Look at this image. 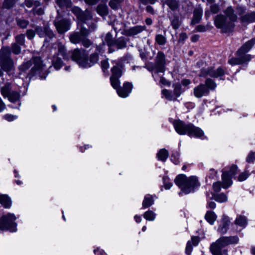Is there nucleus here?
Wrapping results in <instances>:
<instances>
[{
    "label": "nucleus",
    "mask_w": 255,
    "mask_h": 255,
    "mask_svg": "<svg viewBox=\"0 0 255 255\" xmlns=\"http://www.w3.org/2000/svg\"><path fill=\"white\" fill-rule=\"evenodd\" d=\"M123 64L121 61H117L112 68V75L110 78L111 85L116 89L119 96L122 98H126L131 93L132 85L131 83L126 82L122 87H119L120 82L119 78L122 76Z\"/></svg>",
    "instance_id": "obj_1"
},
{
    "label": "nucleus",
    "mask_w": 255,
    "mask_h": 255,
    "mask_svg": "<svg viewBox=\"0 0 255 255\" xmlns=\"http://www.w3.org/2000/svg\"><path fill=\"white\" fill-rule=\"evenodd\" d=\"M71 58L80 67L89 68L98 62V55L96 53L91 54L89 59L88 53L85 50L75 49L72 52Z\"/></svg>",
    "instance_id": "obj_2"
},
{
    "label": "nucleus",
    "mask_w": 255,
    "mask_h": 255,
    "mask_svg": "<svg viewBox=\"0 0 255 255\" xmlns=\"http://www.w3.org/2000/svg\"><path fill=\"white\" fill-rule=\"evenodd\" d=\"M1 93L11 102H15L20 98L19 87L13 82H7L1 88Z\"/></svg>",
    "instance_id": "obj_3"
},
{
    "label": "nucleus",
    "mask_w": 255,
    "mask_h": 255,
    "mask_svg": "<svg viewBox=\"0 0 255 255\" xmlns=\"http://www.w3.org/2000/svg\"><path fill=\"white\" fill-rule=\"evenodd\" d=\"M174 183L180 189L179 195L181 196L189 194L191 191V177L180 174L174 179Z\"/></svg>",
    "instance_id": "obj_4"
},
{
    "label": "nucleus",
    "mask_w": 255,
    "mask_h": 255,
    "mask_svg": "<svg viewBox=\"0 0 255 255\" xmlns=\"http://www.w3.org/2000/svg\"><path fill=\"white\" fill-rule=\"evenodd\" d=\"M10 55L11 51L9 47H2L0 50V65L6 72L11 71L14 67V62Z\"/></svg>",
    "instance_id": "obj_5"
},
{
    "label": "nucleus",
    "mask_w": 255,
    "mask_h": 255,
    "mask_svg": "<svg viewBox=\"0 0 255 255\" xmlns=\"http://www.w3.org/2000/svg\"><path fill=\"white\" fill-rule=\"evenodd\" d=\"M33 65L31 72L33 75L40 74L44 68V64L43 63L41 58L39 56L33 57L31 60L21 65L19 69L22 71L28 69Z\"/></svg>",
    "instance_id": "obj_6"
},
{
    "label": "nucleus",
    "mask_w": 255,
    "mask_h": 255,
    "mask_svg": "<svg viewBox=\"0 0 255 255\" xmlns=\"http://www.w3.org/2000/svg\"><path fill=\"white\" fill-rule=\"evenodd\" d=\"M239 242L238 236L222 237L218 239L215 242L213 243L211 248H213L215 252L223 251L222 248L230 245L237 244Z\"/></svg>",
    "instance_id": "obj_7"
},
{
    "label": "nucleus",
    "mask_w": 255,
    "mask_h": 255,
    "mask_svg": "<svg viewBox=\"0 0 255 255\" xmlns=\"http://www.w3.org/2000/svg\"><path fill=\"white\" fill-rule=\"evenodd\" d=\"M16 218L14 214L8 213L2 216L0 219V230H8L11 232L16 231V224L15 222Z\"/></svg>",
    "instance_id": "obj_8"
},
{
    "label": "nucleus",
    "mask_w": 255,
    "mask_h": 255,
    "mask_svg": "<svg viewBox=\"0 0 255 255\" xmlns=\"http://www.w3.org/2000/svg\"><path fill=\"white\" fill-rule=\"evenodd\" d=\"M214 24L217 28L220 29L223 33H227L232 30L234 24L228 20L223 14H218L214 18Z\"/></svg>",
    "instance_id": "obj_9"
},
{
    "label": "nucleus",
    "mask_w": 255,
    "mask_h": 255,
    "mask_svg": "<svg viewBox=\"0 0 255 255\" xmlns=\"http://www.w3.org/2000/svg\"><path fill=\"white\" fill-rule=\"evenodd\" d=\"M226 73V71L225 69L221 67H219L217 69L210 67L202 69L200 76L204 77L210 76L214 78H220V79H223L222 77Z\"/></svg>",
    "instance_id": "obj_10"
},
{
    "label": "nucleus",
    "mask_w": 255,
    "mask_h": 255,
    "mask_svg": "<svg viewBox=\"0 0 255 255\" xmlns=\"http://www.w3.org/2000/svg\"><path fill=\"white\" fill-rule=\"evenodd\" d=\"M165 56L163 52L159 51L155 59V64L151 68H148V70L154 72L155 73H163L165 71Z\"/></svg>",
    "instance_id": "obj_11"
},
{
    "label": "nucleus",
    "mask_w": 255,
    "mask_h": 255,
    "mask_svg": "<svg viewBox=\"0 0 255 255\" xmlns=\"http://www.w3.org/2000/svg\"><path fill=\"white\" fill-rule=\"evenodd\" d=\"M238 167L236 165H233L229 172L224 171L222 175V180L223 182V188L227 189L232 184V178L237 173Z\"/></svg>",
    "instance_id": "obj_12"
},
{
    "label": "nucleus",
    "mask_w": 255,
    "mask_h": 255,
    "mask_svg": "<svg viewBox=\"0 0 255 255\" xmlns=\"http://www.w3.org/2000/svg\"><path fill=\"white\" fill-rule=\"evenodd\" d=\"M77 31L70 34L69 39L71 43L77 44L80 43L85 37H87L89 34V30L82 26L80 28H77Z\"/></svg>",
    "instance_id": "obj_13"
},
{
    "label": "nucleus",
    "mask_w": 255,
    "mask_h": 255,
    "mask_svg": "<svg viewBox=\"0 0 255 255\" xmlns=\"http://www.w3.org/2000/svg\"><path fill=\"white\" fill-rule=\"evenodd\" d=\"M173 125L176 132L181 135H191V125L190 123L186 124L180 120H175Z\"/></svg>",
    "instance_id": "obj_14"
},
{
    "label": "nucleus",
    "mask_w": 255,
    "mask_h": 255,
    "mask_svg": "<svg viewBox=\"0 0 255 255\" xmlns=\"http://www.w3.org/2000/svg\"><path fill=\"white\" fill-rule=\"evenodd\" d=\"M54 24L57 31L60 34L64 33L70 30L71 25L70 21L65 18L61 19L56 18L54 21Z\"/></svg>",
    "instance_id": "obj_15"
},
{
    "label": "nucleus",
    "mask_w": 255,
    "mask_h": 255,
    "mask_svg": "<svg viewBox=\"0 0 255 255\" xmlns=\"http://www.w3.org/2000/svg\"><path fill=\"white\" fill-rule=\"evenodd\" d=\"M72 11L77 15V18L81 22L86 23L88 21L90 20L92 18L91 14L89 11H82L81 9L77 7L72 8Z\"/></svg>",
    "instance_id": "obj_16"
},
{
    "label": "nucleus",
    "mask_w": 255,
    "mask_h": 255,
    "mask_svg": "<svg viewBox=\"0 0 255 255\" xmlns=\"http://www.w3.org/2000/svg\"><path fill=\"white\" fill-rule=\"evenodd\" d=\"M230 223L231 220L229 217L227 215L223 214L220 221L219 222L217 232L221 234H226L228 231Z\"/></svg>",
    "instance_id": "obj_17"
},
{
    "label": "nucleus",
    "mask_w": 255,
    "mask_h": 255,
    "mask_svg": "<svg viewBox=\"0 0 255 255\" xmlns=\"http://www.w3.org/2000/svg\"><path fill=\"white\" fill-rule=\"evenodd\" d=\"M35 31L40 37H46L45 40L47 41H48V38L50 39L54 37L53 31L48 26H46L43 28L38 26L35 28Z\"/></svg>",
    "instance_id": "obj_18"
},
{
    "label": "nucleus",
    "mask_w": 255,
    "mask_h": 255,
    "mask_svg": "<svg viewBox=\"0 0 255 255\" xmlns=\"http://www.w3.org/2000/svg\"><path fill=\"white\" fill-rule=\"evenodd\" d=\"M194 96L200 98L203 96H207L209 94L208 88L204 84H201L194 89Z\"/></svg>",
    "instance_id": "obj_19"
},
{
    "label": "nucleus",
    "mask_w": 255,
    "mask_h": 255,
    "mask_svg": "<svg viewBox=\"0 0 255 255\" xmlns=\"http://www.w3.org/2000/svg\"><path fill=\"white\" fill-rule=\"evenodd\" d=\"M241 21L244 24L255 22V11L248 12L240 16Z\"/></svg>",
    "instance_id": "obj_20"
},
{
    "label": "nucleus",
    "mask_w": 255,
    "mask_h": 255,
    "mask_svg": "<svg viewBox=\"0 0 255 255\" xmlns=\"http://www.w3.org/2000/svg\"><path fill=\"white\" fill-rule=\"evenodd\" d=\"M146 28L145 26L136 25L129 28L126 31L127 34L128 36H133L140 33Z\"/></svg>",
    "instance_id": "obj_21"
},
{
    "label": "nucleus",
    "mask_w": 255,
    "mask_h": 255,
    "mask_svg": "<svg viewBox=\"0 0 255 255\" xmlns=\"http://www.w3.org/2000/svg\"><path fill=\"white\" fill-rule=\"evenodd\" d=\"M255 44V38L252 39L246 42L239 50L238 53H247L248 52L253 46Z\"/></svg>",
    "instance_id": "obj_22"
},
{
    "label": "nucleus",
    "mask_w": 255,
    "mask_h": 255,
    "mask_svg": "<svg viewBox=\"0 0 255 255\" xmlns=\"http://www.w3.org/2000/svg\"><path fill=\"white\" fill-rule=\"evenodd\" d=\"M224 12L226 15V17H228L229 20L232 23L237 20V15L235 13V10L232 6L227 7Z\"/></svg>",
    "instance_id": "obj_23"
},
{
    "label": "nucleus",
    "mask_w": 255,
    "mask_h": 255,
    "mask_svg": "<svg viewBox=\"0 0 255 255\" xmlns=\"http://www.w3.org/2000/svg\"><path fill=\"white\" fill-rule=\"evenodd\" d=\"M154 197H156V196L150 194L145 195L142 203V208L145 209L152 205L154 202Z\"/></svg>",
    "instance_id": "obj_24"
},
{
    "label": "nucleus",
    "mask_w": 255,
    "mask_h": 255,
    "mask_svg": "<svg viewBox=\"0 0 255 255\" xmlns=\"http://www.w3.org/2000/svg\"><path fill=\"white\" fill-rule=\"evenodd\" d=\"M248 222V219L246 216L240 215L237 216L235 224L244 229L247 226Z\"/></svg>",
    "instance_id": "obj_25"
},
{
    "label": "nucleus",
    "mask_w": 255,
    "mask_h": 255,
    "mask_svg": "<svg viewBox=\"0 0 255 255\" xmlns=\"http://www.w3.org/2000/svg\"><path fill=\"white\" fill-rule=\"evenodd\" d=\"M203 14V10L202 8L198 6L195 8L194 10V17L192 19V24L198 23L201 19Z\"/></svg>",
    "instance_id": "obj_26"
},
{
    "label": "nucleus",
    "mask_w": 255,
    "mask_h": 255,
    "mask_svg": "<svg viewBox=\"0 0 255 255\" xmlns=\"http://www.w3.org/2000/svg\"><path fill=\"white\" fill-rule=\"evenodd\" d=\"M217 216L212 211H207L205 215V220L211 225H213L216 221Z\"/></svg>",
    "instance_id": "obj_27"
},
{
    "label": "nucleus",
    "mask_w": 255,
    "mask_h": 255,
    "mask_svg": "<svg viewBox=\"0 0 255 255\" xmlns=\"http://www.w3.org/2000/svg\"><path fill=\"white\" fill-rule=\"evenodd\" d=\"M56 45L57 47H55V48H57L58 54L61 55L64 59H68L66 49L64 45L59 41H57Z\"/></svg>",
    "instance_id": "obj_28"
},
{
    "label": "nucleus",
    "mask_w": 255,
    "mask_h": 255,
    "mask_svg": "<svg viewBox=\"0 0 255 255\" xmlns=\"http://www.w3.org/2000/svg\"><path fill=\"white\" fill-rule=\"evenodd\" d=\"M169 156V152L165 148L161 149L157 153L156 157L159 160L165 162Z\"/></svg>",
    "instance_id": "obj_29"
},
{
    "label": "nucleus",
    "mask_w": 255,
    "mask_h": 255,
    "mask_svg": "<svg viewBox=\"0 0 255 255\" xmlns=\"http://www.w3.org/2000/svg\"><path fill=\"white\" fill-rule=\"evenodd\" d=\"M0 203L5 208H9L11 203L10 199L7 195L0 194Z\"/></svg>",
    "instance_id": "obj_30"
},
{
    "label": "nucleus",
    "mask_w": 255,
    "mask_h": 255,
    "mask_svg": "<svg viewBox=\"0 0 255 255\" xmlns=\"http://www.w3.org/2000/svg\"><path fill=\"white\" fill-rule=\"evenodd\" d=\"M127 41L124 37H121L115 41L114 46L117 49H122L126 47Z\"/></svg>",
    "instance_id": "obj_31"
},
{
    "label": "nucleus",
    "mask_w": 255,
    "mask_h": 255,
    "mask_svg": "<svg viewBox=\"0 0 255 255\" xmlns=\"http://www.w3.org/2000/svg\"><path fill=\"white\" fill-rule=\"evenodd\" d=\"M104 42H106L109 46L110 52H112L114 51V50H112V47L114 46L115 40H114L113 36L110 32L107 33L104 38Z\"/></svg>",
    "instance_id": "obj_32"
},
{
    "label": "nucleus",
    "mask_w": 255,
    "mask_h": 255,
    "mask_svg": "<svg viewBox=\"0 0 255 255\" xmlns=\"http://www.w3.org/2000/svg\"><path fill=\"white\" fill-rule=\"evenodd\" d=\"M246 53H238V50L237 52V56H239L241 64L247 63L250 61L253 58L252 56L250 54H246Z\"/></svg>",
    "instance_id": "obj_33"
},
{
    "label": "nucleus",
    "mask_w": 255,
    "mask_h": 255,
    "mask_svg": "<svg viewBox=\"0 0 255 255\" xmlns=\"http://www.w3.org/2000/svg\"><path fill=\"white\" fill-rule=\"evenodd\" d=\"M207 88H208V91H214L217 87V84L215 81L210 78H207L204 84Z\"/></svg>",
    "instance_id": "obj_34"
},
{
    "label": "nucleus",
    "mask_w": 255,
    "mask_h": 255,
    "mask_svg": "<svg viewBox=\"0 0 255 255\" xmlns=\"http://www.w3.org/2000/svg\"><path fill=\"white\" fill-rule=\"evenodd\" d=\"M192 135L203 139L206 138L204 135V132L200 128L192 126Z\"/></svg>",
    "instance_id": "obj_35"
},
{
    "label": "nucleus",
    "mask_w": 255,
    "mask_h": 255,
    "mask_svg": "<svg viewBox=\"0 0 255 255\" xmlns=\"http://www.w3.org/2000/svg\"><path fill=\"white\" fill-rule=\"evenodd\" d=\"M162 94L164 96L165 98L169 101H175L176 98L173 92H171L167 89H164L162 91Z\"/></svg>",
    "instance_id": "obj_36"
},
{
    "label": "nucleus",
    "mask_w": 255,
    "mask_h": 255,
    "mask_svg": "<svg viewBox=\"0 0 255 255\" xmlns=\"http://www.w3.org/2000/svg\"><path fill=\"white\" fill-rule=\"evenodd\" d=\"M97 12L101 16H105L108 14V8L105 4H100L97 8Z\"/></svg>",
    "instance_id": "obj_37"
},
{
    "label": "nucleus",
    "mask_w": 255,
    "mask_h": 255,
    "mask_svg": "<svg viewBox=\"0 0 255 255\" xmlns=\"http://www.w3.org/2000/svg\"><path fill=\"white\" fill-rule=\"evenodd\" d=\"M52 65L56 70H59L63 65V62L61 58L57 56H54L52 59Z\"/></svg>",
    "instance_id": "obj_38"
},
{
    "label": "nucleus",
    "mask_w": 255,
    "mask_h": 255,
    "mask_svg": "<svg viewBox=\"0 0 255 255\" xmlns=\"http://www.w3.org/2000/svg\"><path fill=\"white\" fill-rule=\"evenodd\" d=\"M215 200L220 203L225 202L228 201V197L224 193L217 194L214 195Z\"/></svg>",
    "instance_id": "obj_39"
},
{
    "label": "nucleus",
    "mask_w": 255,
    "mask_h": 255,
    "mask_svg": "<svg viewBox=\"0 0 255 255\" xmlns=\"http://www.w3.org/2000/svg\"><path fill=\"white\" fill-rule=\"evenodd\" d=\"M156 214L153 211L148 210L143 214V217L146 220L153 221L155 219Z\"/></svg>",
    "instance_id": "obj_40"
},
{
    "label": "nucleus",
    "mask_w": 255,
    "mask_h": 255,
    "mask_svg": "<svg viewBox=\"0 0 255 255\" xmlns=\"http://www.w3.org/2000/svg\"><path fill=\"white\" fill-rule=\"evenodd\" d=\"M170 21L173 29H177L179 27L180 23L178 16H174L173 17L170 18Z\"/></svg>",
    "instance_id": "obj_41"
},
{
    "label": "nucleus",
    "mask_w": 255,
    "mask_h": 255,
    "mask_svg": "<svg viewBox=\"0 0 255 255\" xmlns=\"http://www.w3.org/2000/svg\"><path fill=\"white\" fill-rule=\"evenodd\" d=\"M124 0H111L109 2V5L113 9H117L120 7L121 3Z\"/></svg>",
    "instance_id": "obj_42"
},
{
    "label": "nucleus",
    "mask_w": 255,
    "mask_h": 255,
    "mask_svg": "<svg viewBox=\"0 0 255 255\" xmlns=\"http://www.w3.org/2000/svg\"><path fill=\"white\" fill-rule=\"evenodd\" d=\"M20 46V45L16 43H12L11 46V52L15 55L19 54L21 52Z\"/></svg>",
    "instance_id": "obj_43"
},
{
    "label": "nucleus",
    "mask_w": 255,
    "mask_h": 255,
    "mask_svg": "<svg viewBox=\"0 0 255 255\" xmlns=\"http://www.w3.org/2000/svg\"><path fill=\"white\" fill-rule=\"evenodd\" d=\"M171 160L176 165L180 163L179 153L177 151H174L171 156Z\"/></svg>",
    "instance_id": "obj_44"
},
{
    "label": "nucleus",
    "mask_w": 255,
    "mask_h": 255,
    "mask_svg": "<svg viewBox=\"0 0 255 255\" xmlns=\"http://www.w3.org/2000/svg\"><path fill=\"white\" fill-rule=\"evenodd\" d=\"M174 88L173 90V93L174 94V95L176 96V98H177L180 96L181 93L182 92V91L181 90V86L179 84H176L174 85Z\"/></svg>",
    "instance_id": "obj_45"
},
{
    "label": "nucleus",
    "mask_w": 255,
    "mask_h": 255,
    "mask_svg": "<svg viewBox=\"0 0 255 255\" xmlns=\"http://www.w3.org/2000/svg\"><path fill=\"white\" fill-rule=\"evenodd\" d=\"M15 41L16 43L18 44L19 45L23 46L24 45L25 42V35L24 34H21L18 35L15 37Z\"/></svg>",
    "instance_id": "obj_46"
},
{
    "label": "nucleus",
    "mask_w": 255,
    "mask_h": 255,
    "mask_svg": "<svg viewBox=\"0 0 255 255\" xmlns=\"http://www.w3.org/2000/svg\"><path fill=\"white\" fill-rule=\"evenodd\" d=\"M57 3L61 7H70L71 6L70 0H57Z\"/></svg>",
    "instance_id": "obj_47"
},
{
    "label": "nucleus",
    "mask_w": 255,
    "mask_h": 255,
    "mask_svg": "<svg viewBox=\"0 0 255 255\" xmlns=\"http://www.w3.org/2000/svg\"><path fill=\"white\" fill-rule=\"evenodd\" d=\"M204 238L203 234L202 233L200 236H195L192 237V246H196L199 243L201 239Z\"/></svg>",
    "instance_id": "obj_48"
},
{
    "label": "nucleus",
    "mask_w": 255,
    "mask_h": 255,
    "mask_svg": "<svg viewBox=\"0 0 255 255\" xmlns=\"http://www.w3.org/2000/svg\"><path fill=\"white\" fill-rule=\"evenodd\" d=\"M155 40L158 44L163 45L166 42V38L161 34H158L156 36Z\"/></svg>",
    "instance_id": "obj_49"
},
{
    "label": "nucleus",
    "mask_w": 255,
    "mask_h": 255,
    "mask_svg": "<svg viewBox=\"0 0 255 255\" xmlns=\"http://www.w3.org/2000/svg\"><path fill=\"white\" fill-rule=\"evenodd\" d=\"M210 251L213 255H228V251L227 249H223V251H218L215 252L213 248L210 247Z\"/></svg>",
    "instance_id": "obj_50"
},
{
    "label": "nucleus",
    "mask_w": 255,
    "mask_h": 255,
    "mask_svg": "<svg viewBox=\"0 0 255 255\" xmlns=\"http://www.w3.org/2000/svg\"><path fill=\"white\" fill-rule=\"evenodd\" d=\"M16 21L17 25L22 28H26L29 23V21L25 19H18Z\"/></svg>",
    "instance_id": "obj_51"
},
{
    "label": "nucleus",
    "mask_w": 255,
    "mask_h": 255,
    "mask_svg": "<svg viewBox=\"0 0 255 255\" xmlns=\"http://www.w3.org/2000/svg\"><path fill=\"white\" fill-rule=\"evenodd\" d=\"M167 4L172 10L176 9L178 6V3L176 0H168Z\"/></svg>",
    "instance_id": "obj_52"
},
{
    "label": "nucleus",
    "mask_w": 255,
    "mask_h": 255,
    "mask_svg": "<svg viewBox=\"0 0 255 255\" xmlns=\"http://www.w3.org/2000/svg\"><path fill=\"white\" fill-rule=\"evenodd\" d=\"M200 186L197 178L195 176H192V191L198 189Z\"/></svg>",
    "instance_id": "obj_53"
},
{
    "label": "nucleus",
    "mask_w": 255,
    "mask_h": 255,
    "mask_svg": "<svg viewBox=\"0 0 255 255\" xmlns=\"http://www.w3.org/2000/svg\"><path fill=\"white\" fill-rule=\"evenodd\" d=\"M255 160V152H250L246 157V161L248 163H254Z\"/></svg>",
    "instance_id": "obj_54"
},
{
    "label": "nucleus",
    "mask_w": 255,
    "mask_h": 255,
    "mask_svg": "<svg viewBox=\"0 0 255 255\" xmlns=\"http://www.w3.org/2000/svg\"><path fill=\"white\" fill-rule=\"evenodd\" d=\"M16 0H5L3 2V6L5 8L11 7L14 4Z\"/></svg>",
    "instance_id": "obj_55"
},
{
    "label": "nucleus",
    "mask_w": 255,
    "mask_h": 255,
    "mask_svg": "<svg viewBox=\"0 0 255 255\" xmlns=\"http://www.w3.org/2000/svg\"><path fill=\"white\" fill-rule=\"evenodd\" d=\"M239 56L236 58H232L229 60V63L232 65L241 64Z\"/></svg>",
    "instance_id": "obj_56"
},
{
    "label": "nucleus",
    "mask_w": 255,
    "mask_h": 255,
    "mask_svg": "<svg viewBox=\"0 0 255 255\" xmlns=\"http://www.w3.org/2000/svg\"><path fill=\"white\" fill-rule=\"evenodd\" d=\"M221 187H223V184H221V182L220 181L215 182L213 185V190L215 192H219L221 190Z\"/></svg>",
    "instance_id": "obj_57"
},
{
    "label": "nucleus",
    "mask_w": 255,
    "mask_h": 255,
    "mask_svg": "<svg viewBox=\"0 0 255 255\" xmlns=\"http://www.w3.org/2000/svg\"><path fill=\"white\" fill-rule=\"evenodd\" d=\"M82 45L86 48L89 47L92 44V42L87 38V37H85L81 41Z\"/></svg>",
    "instance_id": "obj_58"
},
{
    "label": "nucleus",
    "mask_w": 255,
    "mask_h": 255,
    "mask_svg": "<svg viewBox=\"0 0 255 255\" xmlns=\"http://www.w3.org/2000/svg\"><path fill=\"white\" fill-rule=\"evenodd\" d=\"M236 12L237 14L241 16L245 14L246 8L244 6L238 5L236 7Z\"/></svg>",
    "instance_id": "obj_59"
},
{
    "label": "nucleus",
    "mask_w": 255,
    "mask_h": 255,
    "mask_svg": "<svg viewBox=\"0 0 255 255\" xmlns=\"http://www.w3.org/2000/svg\"><path fill=\"white\" fill-rule=\"evenodd\" d=\"M249 176V173L247 171H245L240 174L238 177V180L239 181H243L245 180Z\"/></svg>",
    "instance_id": "obj_60"
},
{
    "label": "nucleus",
    "mask_w": 255,
    "mask_h": 255,
    "mask_svg": "<svg viewBox=\"0 0 255 255\" xmlns=\"http://www.w3.org/2000/svg\"><path fill=\"white\" fill-rule=\"evenodd\" d=\"M101 67L104 73L109 68V65L108 62L107 60H103L101 61Z\"/></svg>",
    "instance_id": "obj_61"
},
{
    "label": "nucleus",
    "mask_w": 255,
    "mask_h": 255,
    "mask_svg": "<svg viewBox=\"0 0 255 255\" xmlns=\"http://www.w3.org/2000/svg\"><path fill=\"white\" fill-rule=\"evenodd\" d=\"M4 118L8 122H11L17 118V116L7 114L4 115Z\"/></svg>",
    "instance_id": "obj_62"
},
{
    "label": "nucleus",
    "mask_w": 255,
    "mask_h": 255,
    "mask_svg": "<svg viewBox=\"0 0 255 255\" xmlns=\"http://www.w3.org/2000/svg\"><path fill=\"white\" fill-rule=\"evenodd\" d=\"M35 34V32L32 30L29 29L26 31L27 37L29 39H32L34 37Z\"/></svg>",
    "instance_id": "obj_63"
},
{
    "label": "nucleus",
    "mask_w": 255,
    "mask_h": 255,
    "mask_svg": "<svg viewBox=\"0 0 255 255\" xmlns=\"http://www.w3.org/2000/svg\"><path fill=\"white\" fill-rule=\"evenodd\" d=\"M210 10L214 13H217L219 10V6L217 4H213L210 7Z\"/></svg>",
    "instance_id": "obj_64"
}]
</instances>
